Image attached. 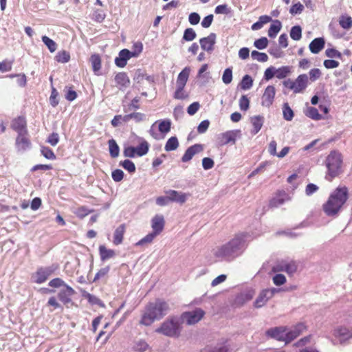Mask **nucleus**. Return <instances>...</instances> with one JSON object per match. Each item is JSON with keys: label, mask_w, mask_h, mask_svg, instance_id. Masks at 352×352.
Listing matches in <instances>:
<instances>
[{"label": "nucleus", "mask_w": 352, "mask_h": 352, "mask_svg": "<svg viewBox=\"0 0 352 352\" xmlns=\"http://www.w3.org/2000/svg\"><path fill=\"white\" fill-rule=\"evenodd\" d=\"M222 80L226 85L230 84L232 80V70L231 68H226L222 76Z\"/></svg>", "instance_id": "obj_51"}, {"label": "nucleus", "mask_w": 352, "mask_h": 352, "mask_svg": "<svg viewBox=\"0 0 352 352\" xmlns=\"http://www.w3.org/2000/svg\"><path fill=\"white\" fill-rule=\"evenodd\" d=\"M151 227L153 232L156 234H159L164 229V219L162 215L156 214L151 221Z\"/></svg>", "instance_id": "obj_22"}, {"label": "nucleus", "mask_w": 352, "mask_h": 352, "mask_svg": "<svg viewBox=\"0 0 352 352\" xmlns=\"http://www.w3.org/2000/svg\"><path fill=\"white\" fill-rule=\"evenodd\" d=\"M274 76H276V68L272 66L267 68L264 73V78L267 80H269Z\"/></svg>", "instance_id": "obj_63"}, {"label": "nucleus", "mask_w": 352, "mask_h": 352, "mask_svg": "<svg viewBox=\"0 0 352 352\" xmlns=\"http://www.w3.org/2000/svg\"><path fill=\"white\" fill-rule=\"evenodd\" d=\"M75 291L69 285H65L58 294V299L65 305L72 302V296L75 294Z\"/></svg>", "instance_id": "obj_16"}, {"label": "nucleus", "mask_w": 352, "mask_h": 352, "mask_svg": "<svg viewBox=\"0 0 352 352\" xmlns=\"http://www.w3.org/2000/svg\"><path fill=\"white\" fill-rule=\"evenodd\" d=\"M41 153L42 155L46 158V159H48V160H55L56 159V155L54 153V152L52 151V150L51 148H50L49 147H47V146H43L41 148Z\"/></svg>", "instance_id": "obj_53"}, {"label": "nucleus", "mask_w": 352, "mask_h": 352, "mask_svg": "<svg viewBox=\"0 0 352 352\" xmlns=\"http://www.w3.org/2000/svg\"><path fill=\"white\" fill-rule=\"evenodd\" d=\"M214 165V161L210 157H204L202 160V166L204 170H209L213 168Z\"/></svg>", "instance_id": "obj_64"}, {"label": "nucleus", "mask_w": 352, "mask_h": 352, "mask_svg": "<svg viewBox=\"0 0 352 352\" xmlns=\"http://www.w3.org/2000/svg\"><path fill=\"white\" fill-rule=\"evenodd\" d=\"M166 194L168 195L170 201L179 203L180 204L185 203L189 196L188 194L178 192L175 190H169L166 192Z\"/></svg>", "instance_id": "obj_21"}, {"label": "nucleus", "mask_w": 352, "mask_h": 352, "mask_svg": "<svg viewBox=\"0 0 352 352\" xmlns=\"http://www.w3.org/2000/svg\"><path fill=\"white\" fill-rule=\"evenodd\" d=\"M324 45L325 41L323 38H316L309 43V48L311 53L318 54L324 47Z\"/></svg>", "instance_id": "obj_23"}, {"label": "nucleus", "mask_w": 352, "mask_h": 352, "mask_svg": "<svg viewBox=\"0 0 352 352\" xmlns=\"http://www.w3.org/2000/svg\"><path fill=\"white\" fill-rule=\"evenodd\" d=\"M190 73V68L189 67H186L184 68L177 76L176 85L185 87L188 81Z\"/></svg>", "instance_id": "obj_26"}, {"label": "nucleus", "mask_w": 352, "mask_h": 352, "mask_svg": "<svg viewBox=\"0 0 352 352\" xmlns=\"http://www.w3.org/2000/svg\"><path fill=\"white\" fill-rule=\"evenodd\" d=\"M171 122L169 120H162L159 124V131L162 133H166L170 130Z\"/></svg>", "instance_id": "obj_49"}, {"label": "nucleus", "mask_w": 352, "mask_h": 352, "mask_svg": "<svg viewBox=\"0 0 352 352\" xmlns=\"http://www.w3.org/2000/svg\"><path fill=\"white\" fill-rule=\"evenodd\" d=\"M283 118L287 121H291L294 116L293 110L289 107L287 102L283 104Z\"/></svg>", "instance_id": "obj_35"}, {"label": "nucleus", "mask_w": 352, "mask_h": 352, "mask_svg": "<svg viewBox=\"0 0 352 352\" xmlns=\"http://www.w3.org/2000/svg\"><path fill=\"white\" fill-rule=\"evenodd\" d=\"M138 148V157H142L147 154L149 150V144L143 138H140V144L137 146Z\"/></svg>", "instance_id": "obj_33"}, {"label": "nucleus", "mask_w": 352, "mask_h": 352, "mask_svg": "<svg viewBox=\"0 0 352 352\" xmlns=\"http://www.w3.org/2000/svg\"><path fill=\"white\" fill-rule=\"evenodd\" d=\"M205 312L200 308H197L191 311H186L182 314V320L186 324L191 325L198 322L204 317Z\"/></svg>", "instance_id": "obj_8"}, {"label": "nucleus", "mask_w": 352, "mask_h": 352, "mask_svg": "<svg viewBox=\"0 0 352 352\" xmlns=\"http://www.w3.org/2000/svg\"><path fill=\"white\" fill-rule=\"evenodd\" d=\"M342 158L340 153L331 151L326 159V166L327 168V179H331L338 176L342 173Z\"/></svg>", "instance_id": "obj_5"}, {"label": "nucleus", "mask_w": 352, "mask_h": 352, "mask_svg": "<svg viewBox=\"0 0 352 352\" xmlns=\"http://www.w3.org/2000/svg\"><path fill=\"white\" fill-rule=\"evenodd\" d=\"M268 45V40L266 37H261L254 42V45L258 50H264Z\"/></svg>", "instance_id": "obj_52"}, {"label": "nucleus", "mask_w": 352, "mask_h": 352, "mask_svg": "<svg viewBox=\"0 0 352 352\" xmlns=\"http://www.w3.org/2000/svg\"><path fill=\"white\" fill-rule=\"evenodd\" d=\"M276 292L277 289L275 288L263 289L256 298L254 306L256 308L263 307L267 302L274 296Z\"/></svg>", "instance_id": "obj_9"}, {"label": "nucleus", "mask_w": 352, "mask_h": 352, "mask_svg": "<svg viewBox=\"0 0 352 352\" xmlns=\"http://www.w3.org/2000/svg\"><path fill=\"white\" fill-rule=\"evenodd\" d=\"M325 54L327 57L329 58H340L342 57V54L333 48L327 49L325 51Z\"/></svg>", "instance_id": "obj_61"}, {"label": "nucleus", "mask_w": 352, "mask_h": 352, "mask_svg": "<svg viewBox=\"0 0 352 352\" xmlns=\"http://www.w3.org/2000/svg\"><path fill=\"white\" fill-rule=\"evenodd\" d=\"M239 107L241 111H247L250 107V100L247 96L243 95L239 99Z\"/></svg>", "instance_id": "obj_54"}, {"label": "nucleus", "mask_w": 352, "mask_h": 352, "mask_svg": "<svg viewBox=\"0 0 352 352\" xmlns=\"http://www.w3.org/2000/svg\"><path fill=\"white\" fill-rule=\"evenodd\" d=\"M82 296L87 298L89 302L91 305H98L100 306L104 305L102 301L97 296L92 295L85 291L82 292Z\"/></svg>", "instance_id": "obj_36"}, {"label": "nucleus", "mask_w": 352, "mask_h": 352, "mask_svg": "<svg viewBox=\"0 0 352 352\" xmlns=\"http://www.w3.org/2000/svg\"><path fill=\"white\" fill-rule=\"evenodd\" d=\"M109 154L111 157L116 158L119 155L120 148L116 140L111 139L108 141Z\"/></svg>", "instance_id": "obj_31"}, {"label": "nucleus", "mask_w": 352, "mask_h": 352, "mask_svg": "<svg viewBox=\"0 0 352 352\" xmlns=\"http://www.w3.org/2000/svg\"><path fill=\"white\" fill-rule=\"evenodd\" d=\"M55 270L56 267L53 265L40 267L34 274H32V280L34 283L41 284L47 280L48 277L53 274Z\"/></svg>", "instance_id": "obj_7"}, {"label": "nucleus", "mask_w": 352, "mask_h": 352, "mask_svg": "<svg viewBox=\"0 0 352 352\" xmlns=\"http://www.w3.org/2000/svg\"><path fill=\"white\" fill-rule=\"evenodd\" d=\"M58 92L54 87H52L51 96L50 97V104L54 107H56L58 104Z\"/></svg>", "instance_id": "obj_55"}, {"label": "nucleus", "mask_w": 352, "mask_h": 352, "mask_svg": "<svg viewBox=\"0 0 352 352\" xmlns=\"http://www.w3.org/2000/svg\"><path fill=\"white\" fill-rule=\"evenodd\" d=\"M204 147L202 144H195L188 147L182 157L183 162H188L192 160L194 155L203 151Z\"/></svg>", "instance_id": "obj_17"}, {"label": "nucleus", "mask_w": 352, "mask_h": 352, "mask_svg": "<svg viewBox=\"0 0 352 352\" xmlns=\"http://www.w3.org/2000/svg\"><path fill=\"white\" fill-rule=\"evenodd\" d=\"M246 234H236L226 243L217 247L214 250V256L220 261H232L241 256L247 247Z\"/></svg>", "instance_id": "obj_1"}, {"label": "nucleus", "mask_w": 352, "mask_h": 352, "mask_svg": "<svg viewBox=\"0 0 352 352\" xmlns=\"http://www.w3.org/2000/svg\"><path fill=\"white\" fill-rule=\"evenodd\" d=\"M290 37L294 41H299L302 37V28L299 25L293 26L290 30Z\"/></svg>", "instance_id": "obj_42"}, {"label": "nucleus", "mask_w": 352, "mask_h": 352, "mask_svg": "<svg viewBox=\"0 0 352 352\" xmlns=\"http://www.w3.org/2000/svg\"><path fill=\"white\" fill-rule=\"evenodd\" d=\"M339 23L340 26L345 30H349L352 27V19L348 16H342Z\"/></svg>", "instance_id": "obj_47"}, {"label": "nucleus", "mask_w": 352, "mask_h": 352, "mask_svg": "<svg viewBox=\"0 0 352 352\" xmlns=\"http://www.w3.org/2000/svg\"><path fill=\"white\" fill-rule=\"evenodd\" d=\"M217 36L214 33H210L208 36L200 38L199 43L203 50L211 52L214 50Z\"/></svg>", "instance_id": "obj_13"}, {"label": "nucleus", "mask_w": 352, "mask_h": 352, "mask_svg": "<svg viewBox=\"0 0 352 352\" xmlns=\"http://www.w3.org/2000/svg\"><path fill=\"white\" fill-rule=\"evenodd\" d=\"M99 254L100 259L102 261H107L116 256V252L113 250L107 249L104 245H101L99 246Z\"/></svg>", "instance_id": "obj_27"}, {"label": "nucleus", "mask_w": 352, "mask_h": 352, "mask_svg": "<svg viewBox=\"0 0 352 352\" xmlns=\"http://www.w3.org/2000/svg\"><path fill=\"white\" fill-rule=\"evenodd\" d=\"M55 60L58 63H66L70 60V54L65 50L59 51L55 56Z\"/></svg>", "instance_id": "obj_37"}, {"label": "nucleus", "mask_w": 352, "mask_h": 352, "mask_svg": "<svg viewBox=\"0 0 352 352\" xmlns=\"http://www.w3.org/2000/svg\"><path fill=\"white\" fill-rule=\"evenodd\" d=\"M93 71L97 74L101 69V58L98 54H93L90 58Z\"/></svg>", "instance_id": "obj_32"}, {"label": "nucleus", "mask_w": 352, "mask_h": 352, "mask_svg": "<svg viewBox=\"0 0 352 352\" xmlns=\"http://www.w3.org/2000/svg\"><path fill=\"white\" fill-rule=\"evenodd\" d=\"M275 88L272 85L267 86L262 96L261 104L264 107H269L274 101L275 96Z\"/></svg>", "instance_id": "obj_19"}, {"label": "nucleus", "mask_w": 352, "mask_h": 352, "mask_svg": "<svg viewBox=\"0 0 352 352\" xmlns=\"http://www.w3.org/2000/svg\"><path fill=\"white\" fill-rule=\"evenodd\" d=\"M309 79L311 82H314L321 76V72L319 69H312L309 72Z\"/></svg>", "instance_id": "obj_62"}, {"label": "nucleus", "mask_w": 352, "mask_h": 352, "mask_svg": "<svg viewBox=\"0 0 352 352\" xmlns=\"http://www.w3.org/2000/svg\"><path fill=\"white\" fill-rule=\"evenodd\" d=\"M214 12L217 14H228L230 12V8L226 4L219 5L215 8Z\"/></svg>", "instance_id": "obj_56"}, {"label": "nucleus", "mask_w": 352, "mask_h": 352, "mask_svg": "<svg viewBox=\"0 0 352 352\" xmlns=\"http://www.w3.org/2000/svg\"><path fill=\"white\" fill-rule=\"evenodd\" d=\"M136 56V53H133L127 49L122 50L118 54V56L115 58V64L118 67H124L127 63V60L131 57Z\"/></svg>", "instance_id": "obj_12"}, {"label": "nucleus", "mask_w": 352, "mask_h": 352, "mask_svg": "<svg viewBox=\"0 0 352 352\" xmlns=\"http://www.w3.org/2000/svg\"><path fill=\"white\" fill-rule=\"evenodd\" d=\"M306 329L303 323H298L289 331H285V343L287 344L296 338Z\"/></svg>", "instance_id": "obj_15"}, {"label": "nucleus", "mask_w": 352, "mask_h": 352, "mask_svg": "<svg viewBox=\"0 0 352 352\" xmlns=\"http://www.w3.org/2000/svg\"><path fill=\"white\" fill-rule=\"evenodd\" d=\"M59 142V135L57 133L53 132L51 133L47 140V142L51 146H55Z\"/></svg>", "instance_id": "obj_58"}, {"label": "nucleus", "mask_w": 352, "mask_h": 352, "mask_svg": "<svg viewBox=\"0 0 352 352\" xmlns=\"http://www.w3.org/2000/svg\"><path fill=\"white\" fill-rule=\"evenodd\" d=\"M170 310V305L166 301L157 298L154 302H150L146 305L140 324L150 326L155 320L162 319Z\"/></svg>", "instance_id": "obj_2"}, {"label": "nucleus", "mask_w": 352, "mask_h": 352, "mask_svg": "<svg viewBox=\"0 0 352 352\" xmlns=\"http://www.w3.org/2000/svg\"><path fill=\"white\" fill-rule=\"evenodd\" d=\"M305 115L315 120H320L322 119V116L318 113V111L315 107H308Z\"/></svg>", "instance_id": "obj_41"}, {"label": "nucleus", "mask_w": 352, "mask_h": 352, "mask_svg": "<svg viewBox=\"0 0 352 352\" xmlns=\"http://www.w3.org/2000/svg\"><path fill=\"white\" fill-rule=\"evenodd\" d=\"M285 331L286 328L284 327L271 328L266 331V335L270 338L285 342Z\"/></svg>", "instance_id": "obj_18"}, {"label": "nucleus", "mask_w": 352, "mask_h": 352, "mask_svg": "<svg viewBox=\"0 0 352 352\" xmlns=\"http://www.w3.org/2000/svg\"><path fill=\"white\" fill-rule=\"evenodd\" d=\"M125 232V225L121 224L115 230L113 234V243L114 245H118L122 243L124 234Z\"/></svg>", "instance_id": "obj_25"}, {"label": "nucleus", "mask_w": 352, "mask_h": 352, "mask_svg": "<svg viewBox=\"0 0 352 352\" xmlns=\"http://www.w3.org/2000/svg\"><path fill=\"white\" fill-rule=\"evenodd\" d=\"M28 136V133L17 135L15 146L18 152H23L31 147L32 144Z\"/></svg>", "instance_id": "obj_11"}, {"label": "nucleus", "mask_w": 352, "mask_h": 352, "mask_svg": "<svg viewBox=\"0 0 352 352\" xmlns=\"http://www.w3.org/2000/svg\"><path fill=\"white\" fill-rule=\"evenodd\" d=\"M41 38L42 41L47 46V47L51 53H53L56 50L57 44L55 41H54L52 39H51L47 36H43Z\"/></svg>", "instance_id": "obj_39"}, {"label": "nucleus", "mask_w": 352, "mask_h": 352, "mask_svg": "<svg viewBox=\"0 0 352 352\" xmlns=\"http://www.w3.org/2000/svg\"><path fill=\"white\" fill-rule=\"evenodd\" d=\"M112 179L116 182H119L123 179L124 172L121 169H116L111 173Z\"/></svg>", "instance_id": "obj_59"}, {"label": "nucleus", "mask_w": 352, "mask_h": 352, "mask_svg": "<svg viewBox=\"0 0 352 352\" xmlns=\"http://www.w3.org/2000/svg\"><path fill=\"white\" fill-rule=\"evenodd\" d=\"M287 195L283 192L273 197L270 201V206L277 208L284 204Z\"/></svg>", "instance_id": "obj_30"}, {"label": "nucleus", "mask_w": 352, "mask_h": 352, "mask_svg": "<svg viewBox=\"0 0 352 352\" xmlns=\"http://www.w3.org/2000/svg\"><path fill=\"white\" fill-rule=\"evenodd\" d=\"M240 130H231L219 135L218 140L221 145H226L228 144H234L237 137H240Z\"/></svg>", "instance_id": "obj_10"}, {"label": "nucleus", "mask_w": 352, "mask_h": 352, "mask_svg": "<svg viewBox=\"0 0 352 352\" xmlns=\"http://www.w3.org/2000/svg\"><path fill=\"white\" fill-rule=\"evenodd\" d=\"M333 336L337 338L340 343L352 338V330L345 327H338L333 331Z\"/></svg>", "instance_id": "obj_20"}, {"label": "nucleus", "mask_w": 352, "mask_h": 352, "mask_svg": "<svg viewBox=\"0 0 352 352\" xmlns=\"http://www.w3.org/2000/svg\"><path fill=\"white\" fill-rule=\"evenodd\" d=\"M177 89L174 94V98L176 99H185L187 97V95L184 94V87L176 85Z\"/></svg>", "instance_id": "obj_60"}, {"label": "nucleus", "mask_w": 352, "mask_h": 352, "mask_svg": "<svg viewBox=\"0 0 352 352\" xmlns=\"http://www.w3.org/2000/svg\"><path fill=\"white\" fill-rule=\"evenodd\" d=\"M252 58L256 60L261 63H265L268 60V56L263 52H259L256 50H253L251 53Z\"/></svg>", "instance_id": "obj_43"}, {"label": "nucleus", "mask_w": 352, "mask_h": 352, "mask_svg": "<svg viewBox=\"0 0 352 352\" xmlns=\"http://www.w3.org/2000/svg\"><path fill=\"white\" fill-rule=\"evenodd\" d=\"M182 331L181 320L177 316H170L164 321L155 332L170 338H178Z\"/></svg>", "instance_id": "obj_4"}, {"label": "nucleus", "mask_w": 352, "mask_h": 352, "mask_svg": "<svg viewBox=\"0 0 352 352\" xmlns=\"http://www.w3.org/2000/svg\"><path fill=\"white\" fill-rule=\"evenodd\" d=\"M157 235V234H156L155 232H152L151 233L148 234L146 236H145L144 238H142L138 242H137L136 245L140 246L145 243H151Z\"/></svg>", "instance_id": "obj_50"}, {"label": "nucleus", "mask_w": 352, "mask_h": 352, "mask_svg": "<svg viewBox=\"0 0 352 352\" xmlns=\"http://www.w3.org/2000/svg\"><path fill=\"white\" fill-rule=\"evenodd\" d=\"M273 283L274 285L277 286L283 285L286 283V278L285 276L282 274H276L273 278Z\"/></svg>", "instance_id": "obj_57"}, {"label": "nucleus", "mask_w": 352, "mask_h": 352, "mask_svg": "<svg viewBox=\"0 0 352 352\" xmlns=\"http://www.w3.org/2000/svg\"><path fill=\"white\" fill-rule=\"evenodd\" d=\"M115 81L120 86V89L129 87L130 80L124 72H120L115 76Z\"/></svg>", "instance_id": "obj_24"}, {"label": "nucleus", "mask_w": 352, "mask_h": 352, "mask_svg": "<svg viewBox=\"0 0 352 352\" xmlns=\"http://www.w3.org/2000/svg\"><path fill=\"white\" fill-rule=\"evenodd\" d=\"M196 36L197 34L195 31L192 28H189L184 30L182 39L186 41H192L196 38Z\"/></svg>", "instance_id": "obj_46"}, {"label": "nucleus", "mask_w": 352, "mask_h": 352, "mask_svg": "<svg viewBox=\"0 0 352 352\" xmlns=\"http://www.w3.org/2000/svg\"><path fill=\"white\" fill-rule=\"evenodd\" d=\"M282 28L281 22L278 20L273 21L268 30V36L270 38H275Z\"/></svg>", "instance_id": "obj_29"}, {"label": "nucleus", "mask_w": 352, "mask_h": 352, "mask_svg": "<svg viewBox=\"0 0 352 352\" xmlns=\"http://www.w3.org/2000/svg\"><path fill=\"white\" fill-rule=\"evenodd\" d=\"M120 165L122 166L125 170H128L130 173H133L135 171V164L129 160H125L122 162H120Z\"/></svg>", "instance_id": "obj_48"}, {"label": "nucleus", "mask_w": 352, "mask_h": 352, "mask_svg": "<svg viewBox=\"0 0 352 352\" xmlns=\"http://www.w3.org/2000/svg\"><path fill=\"white\" fill-rule=\"evenodd\" d=\"M264 118L261 116H256L251 118V123L253 125V130L252 131V133L255 135L262 128L263 124Z\"/></svg>", "instance_id": "obj_28"}, {"label": "nucleus", "mask_w": 352, "mask_h": 352, "mask_svg": "<svg viewBox=\"0 0 352 352\" xmlns=\"http://www.w3.org/2000/svg\"><path fill=\"white\" fill-rule=\"evenodd\" d=\"M290 73V68L288 66H283L276 69V77L278 79H283L287 76Z\"/></svg>", "instance_id": "obj_45"}, {"label": "nucleus", "mask_w": 352, "mask_h": 352, "mask_svg": "<svg viewBox=\"0 0 352 352\" xmlns=\"http://www.w3.org/2000/svg\"><path fill=\"white\" fill-rule=\"evenodd\" d=\"M179 146V142L176 137L170 138L166 144H165V150L166 151H171L176 150Z\"/></svg>", "instance_id": "obj_34"}, {"label": "nucleus", "mask_w": 352, "mask_h": 352, "mask_svg": "<svg viewBox=\"0 0 352 352\" xmlns=\"http://www.w3.org/2000/svg\"><path fill=\"white\" fill-rule=\"evenodd\" d=\"M140 100V98L138 96L135 97L132 100L131 102L128 105L127 107H124V111L125 113H127L129 111H133V110H137L140 108L139 102Z\"/></svg>", "instance_id": "obj_44"}, {"label": "nucleus", "mask_w": 352, "mask_h": 352, "mask_svg": "<svg viewBox=\"0 0 352 352\" xmlns=\"http://www.w3.org/2000/svg\"><path fill=\"white\" fill-rule=\"evenodd\" d=\"M348 197V188L345 186H338L323 204L324 212L329 217L337 216L347 201Z\"/></svg>", "instance_id": "obj_3"}, {"label": "nucleus", "mask_w": 352, "mask_h": 352, "mask_svg": "<svg viewBox=\"0 0 352 352\" xmlns=\"http://www.w3.org/2000/svg\"><path fill=\"white\" fill-rule=\"evenodd\" d=\"M253 85V80L252 77L248 74L245 75L240 83L241 88L243 90L250 89Z\"/></svg>", "instance_id": "obj_40"}, {"label": "nucleus", "mask_w": 352, "mask_h": 352, "mask_svg": "<svg viewBox=\"0 0 352 352\" xmlns=\"http://www.w3.org/2000/svg\"><path fill=\"white\" fill-rule=\"evenodd\" d=\"M308 83L309 78L307 74L299 75L295 80L287 79L283 82L284 86L292 90L295 94L304 92Z\"/></svg>", "instance_id": "obj_6"}, {"label": "nucleus", "mask_w": 352, "mask_h": 352, "mask_svg": "<svg viewBox=\"0 0 352 352\" xmlns=\"http://www.w3.org/2000/svg\"><path fill=\"white\" fill-rule=\"evenodd\" d=\"M11 128L15 131L17 134L28 133L26 120L23 116H19L14 118L12 121Z\"/></svg>", "instance_id": "obj_14"}, {"label": "nucleus", "mask_w": 352, "mask_h": 352, "mask_svg": "<svg viewBox=\"0 0 352 352\" xmlns=\"http://www.w3.org/2000/svg\"><path fill=\"white\" fill-rule=\"evenodd\" d=\"M298 269V264L294 261H286V265L285 266V272H286L288 275L292 276L295 274Z\"/></svg>", "instance_id": "obj_38"}]
</instances>
